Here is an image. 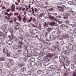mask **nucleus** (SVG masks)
Masks as SVG:
<instances>
[{
    "mask_svg": "<svg viewBox=\"0 0 76 76\" xmlns=\"http://www.w3.org/2000/svg\"><path fill=\"white\" fill-rule=\"evenodd\" d=\"M8 60L9 61V63H11V66L12 65V62L13 61V60L12 59H9Z\"/></svg>",
    "mask_w": 76,
    "mask_h": 76,
    "instance_id": "obj_31",
    "label": "nucleus"
},
{
    "mask_svg": "<svg viewBox=\"0 0 76 76\" xmlns=\"http://www.w3.org/2000/svg\"><path fill=\"white\" fill-rule=\"evenodd\" d=\"M43 44L44 45H49V44L48 42H43Z\"/></svg>",
    "mask_w": 76,
    "mask_h": 76,
    "instance_id": "obj_44",
    "label": "nucleus"
},
{
    "mask_svg": "<svg viewBox=\"0 0 76 76\" xmlns=\"http://www.w3.org/2000/svg\"><path fill=\"white\" fill-rule=\"evenodd\" d=\"M12 66V63H7V62H5V66L6 67H10V66Z\"/></svg>",
    "mask_w": 76,
    "mask_h": 76,
    "instance_id": "obj_11",
    "label": "nucleus"
},
{
    "mask_svg": "<svg viewBox=\"0 0 76 76\" xmlns=\"http://www.w3.org/2000/svg\"><path fill=\"white\" fill-rule=\"evenodd\" d=\"M73 17H74V18H75L74 20H73L74 23L76 24V13L74 14L73 15Z\"/></svg>",
    "mask_w": 76,
    "mask_h": 76,
    "instance_id": "obj_17",
    "label": "nucleus"
},
{
    "mask_svg": "<svg viewBox=\"0 0 76 76\" xmlns=\"http://www.w3.org/2000/svg\"><path fill=\"white\" fill-rule=\"evenodd\" d=\"M49 19H51L55 21L56 20V18L55 17H52L51 15H50L49 16Z\"/></svg>",
    "mask_w": 76,
    "mask_h": 76,
    "instance_id": "obj_24",
    "label": "nucleus"
},
{
    "mask_svg": "<svg viewBox=\"0 0 76 76\" xmlns=\"http://www.w3.org/2000/svg\"><path fill=\"white\" fill-rule=\"evenodd\" d=\"M48 62H45L43 63V65L44 66H48Z\"/></svg>",
    "mask_w": 76,
    "mask_h": 76,
    "instance_id": "obj_42",
    "label": "nucleus"
},
{
    "mask_svg": "<svg viewBox=\"0 0 76 76\" xmlns=\"http://www.w3.org/2000/svg\"><path fill=\"white\" fill-rule=\"evenodd\" d=\"M23 66V64L22 63H19L18 65V66L20 67H22Z\"/></svg>",
    "mask_w": 76,
    "mask_h": 76,
    "instance_id": "obj_40",
    "label": "nucleus"
},
{
    "mask_svg": "<svg viewBox=\"0 0 76 76\" xmlns=\"http://www.w3.org/2000/svg\"><path fill=\"white\" fill-rule=\"evenodd\" d=\"M65 23L66 24V25H67V24H69V23H70L69 21L68 20H66L65 21Z\"/></svg>",
    "mask_w": 76,
    "mask_h": 76,
    "instance_id": "obj_43",
    "label": "nucleus"
},
{
    "mask_svg": "<svg viewBox=\"0 0 76 76\" xmlns=\"http://www.w3.org/2000/svg\"><path fill=\"white\" fill-rule=\"evenodd\" d=\"M68 4H70L71 5H73V2L69 1L68 2Z\"/></svg>",
    "mask_w": 76,
    "mask_h": 76,
    "instance_id": "obj_36",
    "label": "nucleus"
},
{
    "mask_svg": "<svg viewBox=\"0 0 76 76\" xmlns=\"http://www.w3.org/2000/svg\"><path fill=\"white\" fill-rule=\"evenodd\" d=\"M3 51L4 52V53H5V54H6L7 52L9 51V50H8V49L6 48H4Z\"/></svg>",
    "mask_w": 76,
    "mask_h": 76,
    "instance_id": "obj_23",
    "label": "nucleus"
},
{
    "mask_svg": "<svg viewBox=\"0 0 76 76\" xmlns=\"http://www.w3.org/2000/svg\"><path fill=\"white\" fill-rule=\"evenodd\" d=\"M26 71V68L25 67H22L21 69V72H25Z\"/></svg>",
    "mask_w": 76,
    "mask_h": 76,
    "instance_id": "obj_27",
    "label": "nucleus"
},
{
    "mask_svg": "<svg viewBox=\"0 0 76 76\" xmlns=\"http://www.w3.org/2000/svg\"><path fill=\"white\" fill-rule=\"evenodd\" d=\"M17 19H16V17H14L13 18V19L14 22L16 23L17 25H19V24H20V23H18V22H16V21L18 20L20 22H22V16H21L20 15H19L17 17Z\"/></svg>",
    "mask_w": 76,
    "mask_h": 76,
    "instance_id": "obj_3",
    "label": "nucleus"
},
{
    "mask_svg": "<svg viewBox=\"0 0 76 76\" xmlns=\"http://www.w3.org/2000/svg\"><path fill=\"white\" fill-rule=\"evenodd\" d=\"M11 15H13V13L12 12H10L9 14L7 15V16L8 17H10Z\"/></svg>",
    "mask_w": 76,
    "mask_h": 76,
    "instance_id": "obj_51",
    "label": "nucleus"
},
{
    "mask_svg": "<svg viewBox=\"0 0 76 76\" xmlns=\"http://www.w3.org/2000/svg\"><path fill=\"white\" fill-rule=\"evenodd\" d=\"M4 43V39L2 38H0V44H2Z\"/></svg>",
    "mask_w": 76,
    "mask_h": 76,
    "instance_id": "obj_25",
    "label": "nucleus"
},
{
    "mask_svg": "<svg viewBox=\"0 0 76 76\" xmlns=\"http://www.w3.org/2000/svg\"><path fill=\"white\" fill-rule=\"evenodd\" d=\"M49 67L51 69V70L52 69L54 70V69H57V65H52L50 66Z\"/></svg>",
    "mask_w": 76,
    "mask_h": 76,
    "instance_id": "obj_8",
    "label": "nucleus"
},
{
    "mask_svg": "<svg viewBox=\"0 0 76 76\" xmlns=\"http://www.w3.org/2000/svg\"><path fill=\"white\" fill-rule=\"evenodd\" d=\"M9 73H10V75H13V73H15V71H14V70L13 69L11 70H10V71H9Z\"/></svg>",
    "mask_w": 76,
    "mask_h": 76,
    "instance_id": "obj_22",
    "label": "nucleus"
},
{
    "mask_svg": "<svg viewBox=\"0 0 76 76\" xmlns=\"http://www.w3.org/2000/svg\"><path fill=\"white\" fill-rule=\"evenodd\" d=\"M53 56V54L51 53H49L47 55L48 57H49V58L52 57Z\"/></svg>",
    "mask_w": 76,
    "mask_h": 76,
    "instance_id": "obj_26",
    "label": "nucleus"
},
{
    "mask_svg": "<svg viewBox=\"0 0 76 76\" xmlns=\"http://www.w3.org/2000/svg\"><path fill=\"white\" fill-rule=\"evenodd\" d=\"M14 16H18L19 13L18 12H15L14 14Z\"/></svg>",
    "mask_w": 76,
    "mask_h": 76,
    "instance_id": "obj_60",
    "label": "nucleus"
},
{
    "mask_svg": "<svg viewBox=\"0 0 76 76\" xmlns=\"http://www.w3.org/2000/svg\"><path fill=\"white\" fill-rule=\"evenodd\" d=\"M15 29H16V30H17V29H19V31L20 32H22V31H23V30L21 28V27H18V28H16Z\"/></svg>",
    "mask_w": 76,
    "mask_h": 76,
    "instance_id": "obj_20",
    "label": "nucleus"
},
{
    "mask_svg": "<svg viewBox=\"0 0 76 76\" xmlns=\"http://www.w3.org/2000/svg\"><path fill=\"white\" fill-rule=\"evenodd\" d=\"M36 20V19H35V18H32V17H31L30 18V19L28 20V22H33L34 23H35Z\"/></svg>",
    "mask_w": 76,
    "mask_h": 76,
    "instance_id": "obj_6",
    "label": "nucleus"
},
{
    "mask_svg": "<svg viewBox=\"0 0 76 76\" xmlns=\"http://www.w3.org/2000/svg\"><path fill=\"white\" fill-rule=\"evenodd\" d=\"M11 37L10 36H8V37L9 38L10 40L7 41L6 42L7 44L8 45H12L13 44V41L11 40H12L14 38L15 39L16 38V36H14L13 35V33H11Z\"/></svg>",
    "mask_w": 76,
    "mask_h": 76,
    "instance_id": "obj_1",
    "label": "nucleus"
},
{
    "mask_svg": "<svg viewBox=\"0 0 76 76\" xmlns=\"http://www.w3.org/2000/svg\"><path fill=\"white\" fill-rule=\"evenodd\" d=\"M33 32V33H34V34H35V33H38V32H37V30H36V29H33L32 30Z\"/></svg>",
    "mask_w": 76,
    "mask_h": 76,
    "instance_id": "obj_37",
    "label": "nucleus"
},
{
    "mask_svg": "<svg viewBox=\"0 0 76 76\" xmlns=\"http://www.w3.org/2000/svg\"><path fill=\"white\" fill-rule=\"evenodd\" d=\"M43 15H44V13H43L42 12L41 14H40L39 17H41V18H42Z\"/></svg>",
    "mask_w": 76,
    "mask_h": 76,
    "instance_id": "obj_61",
    "label": "nucleus"
},
{
    "mask_svg": "<svg viewBox=\"0 0 76 76\" xmlns=\"http://www.w3.org/2000/svg\"><path fill=\"white\" fill-rule=\"evenodd\" d=\"M33 72L34 71L33 70H31L30 71H28V75H31L32 73H33Z\"/></svg>",
    "mask_w": 76,
    "mask_h": 76,
    "instance_id": "obj_35",
    "label": "nucleus"
},
{
    "mask_svg": "<svg viewBox=\"0 0 76 76\" xmlns=\"http://www.w3.org/2000/svg\"><path fill=\"white\" fill-rule=\"evenodd\" d=\"M56 45H57V47H57V48H59V42H58V41H57L56 42Z\"/></svg>",
    "mask_w": 76,
    "mask_h": 76,
    "instance_id": "obj_49",
    "label": "nucleus"
},
{
    "mask_svg": "<svg viewBox=\"0 0 76 76\" xmlns=\"http://www.w3.org/2000/svg\"><path fill=\"white\" fill-rule=\"evenodd\" d=\"M36 47L38 49H41L42 47V45L41 44H38L36 45Z\"/></svg>",
    "mask_w": 76,
    "mask_h": 76,
    "instance_id": "obj_14",
    "label": "nucleus"
},
{
    "mask_svg": "<svg viewBox=\"0 0 76 76\" xmlns=\"http://www.w3.org/2000/svg\"><path fill=\"white\" fill-rule=\"evenodd\" d=\"M14 70L15 72H17V71L18 70V67L15 66L14 68Z\"/></svg>",
    "mask_w": 76,
    "mask_h": 76,
    "instance_id": "obj_30",
    "label": "nucleus"
},
{
    "mask_svg": "<svg viewBox=\"0 0 76 76\" xmlns=\"http://www.w3.org/2000/svg\"><path fill=\"white\" fill-rule=\"evenodd\" d=\"M45 35L46 37H47V36H48V32H46L45 33Z\"/></svg>",
    "mask_w": 76,
    "mask_h": 76,
    "instance_id": "obj_63",
    "label": "nucleus"
},
{
    "mask_svg": "<svg viewBox=\"0 0 76 76\" xmlns=\"http://www.w3.org/2000/svg\"><path fill=\"white\" fill-rule=\"evenodd\" d=\"M37 73L38 74L42 75V74L43 73V71L41 70H39L37 71Z\"/></svg>",
    "mask_w": 76,
    "mask_h": 76,
    "instance_id": "obj_29",
    "label": "nucleus"
},
{
    "mask_svg": "<svg viewBox=\"0 0 76 76\" xmlns=\"http://www.w3.org/2000/svg\"><path fill=\"white\" fill-rule=\"evenodd\" d=\"M16 7L15 6V5L14 4H13L12 5V6H11V12H13L15 11V7Z\"/></svg>",
    "mask_w": 76,
    "mask_h": 76,
    "instance_id": "obj_9",
    "label": "nucleus"
},
{
    "mask_svg": "<svg viewBox=\"0 0 76 76\" xmlns=\"http://www.w3.org/2000/svg\"><path fill=\"white\" fill-rule=\"evenodd\" d=\"M23 54L24 56H27V55L28 57H30L31 56V55L28 52V49H25Z\"/></svg>",
    "mask_w": 76,
    "mask_h": 76,
    "instance_id": "obj_5",
    "label": "nucleus"
},
{
    "mask_svg": "<svg viewBox=\"0 0 76 76\" xmlns=\"http://www.w3.org/2000/svg\"><path fill=\"white\" fill-rule=\"evenodd\" d=\"M30 65L32 66H34L35 65V62H30Z\"/></svg>",
    "mask_w": 76,
    "mask_h": 76,
    "instance_id": "obj_32",
    "label": "nucleus"
},
{
    "mask_svg": "<svg viewBox=\"0 0 76 76\" xmlns=\"http://www.w3.org/2000/svg\"><path fill=\"white\" fill-rule=\"evenodd\" d=\"M35 59L34 58L32 57L31 58V61L34 62L35 61Z\"/></svg>",
    "mask_w": 76,
    "mask_h": 76,
    "instance_id": "obj_39",
    "label": "nucleus"
},
{
    "mask_svg": "<svg viewBox=\"0 0 76 76\" xmlns=\"http://www.w3.org/2000/svg\"><path fill=\"white\" fill-rule=\"evenodd\" d=\"M18 46V48H22V46L20 44H19Z\"/></svg>",
    "mask_w": 76,
    "mask_h": 76,
    "instance_id": "obj_50",
    "label": "nucleus"
},
{
    "mask_svg": "<svg viewBox=\"0 0 76 76\" xmlns=\"http://www.w3.org/2000/svg\"><path fill=\"white\" fill-rule=\"evenodd\" d=\"M60 60H64V58L62 56H61L59 57Z\"/></svg>",
    "mask_w": 76,
    "mask_h": 76,
    "instance_id": "obj_59",
    "label": "nucleus"
},
{
    "mask_svg": "<svg viewBox=\"0 0 76 76\" xmlns=\"http://www.w3.org/2000/svg\"><path fill=\"white\" fill-rule=\"evenodd\" d=\"M63 60H63V59H60L59 60V61H60L61 64H64V62H63Z\"/></svg>",
    "mask_w": 76,
    "mask_h": 76,
    "instance_id": "obj_46",
    "label": "nucleus"
},
{
    "mask_svg": "<svg viewBox=\"0 0 76 76\" xmlns=\"http://www.w3.org/2000/svg\"><path fill=\"white\" fill-rule=\"evenodd\" d=\"M12 48L14 50H16L18 49V46L17 45H14L13 46Z\"/></svg>",
    "mask_w": 76,
    "mask_h": 76,
    "instance_id": "obj_19",
    "label": "nucleus"
},
{
    "mask_svg": "<svg viewBox=\"0 0 76 76\" xmlns=\"http://www.w3.org/2000/svg\"><path fill=\"white\" fill-rule=\"evenodd\" d=\"M32 12L33 14L35 13V10L34 9V7H32L28 11V13H29V12Z\"/></svg>",
    "mask_w": 76,
    "mask_h": 76,
    "instance_id": "obj_12",
    "label": "nucleus"
},
{
    "mask_svg": "<svg viewBox=\"0 0 76 76\" xmlns=\"http://www.w3.org/2000/svg\"><path fill=\"white\" fill-rule=\"evenodd\" d=\"M28 20H28V19L26 18L25 16H24V17L23 19V22H24V23L28 22Z\"/></svg>",
    "mask_w": 76,
    "mask_h": 76,
    "instance_id": "obj_15",
    "label": "nucleus"
},
{
    "mask_svg": "<svg viewBox=\"0 0 76 76\" xmlns=\"http://www.w3.org/2000/svg\"><path fill=\"white\" fill-rule=\"evenodd\" d=\"M68 59V57H66V56H65L64 58V60L65 61H67Z\"/></svg>",
    "mask_w": 76,
    "mask_h": 76,
    "instance_id": "obj_54",
    "label": "nucleus"
},
{
    "mask_svg": "<svg viewBox=\"0 0 76 76\" xmlns=\"http://www.w3.org/2000/svg\"><path fill=\"white\" fill-rule=\"evenodd\" d=\"M70 50H67L66 52H65V54H69V53H70Z\"/></svg>",
    "mask_w": 76,
    "mask_h": 76,
    "instance_id": "obj_47",
    "label": "nucleus"
},
{
    "mask_svg": "<svg viewBox=\"0 0 76 76\" xmlns=\"http://www.w3.org/2000/svg\"><path fill=\"white\" fill-rule=\"evenodd\" d=\"M69 38L70 39L71 41V42H73V40H74V39H73V38L72 37H69Z\"/></svg>",
    "mask_w": 76,
    "mask_h": 76,
    "instance_id": "obj_48",
    "label": "nucleus"
},
{
    "mask_svg": "<svg viewBox=\"0 0 76 76\" xmlns=\"http://www.w3.org/2000/svg\"><path fill=\"white\" fill-rule=\"evenodd\" d=\"M28 67L29 69H30V70H32V69H34V67H33V66H32L31 65L28 64Z\"/></svg>",
    "mask_w": 76,
    "mask_h": 76,
    "instance_id": "obj_18",
    "label": "nucleus"
},
{
    "mask_svg": "<svg viewBox=\"0 0 76 76\" xmlns=\"http://www.w3.org/2000/svg\"><path fill=\"white\" fill-rule=\"evenodd\" d=\"M18 55L17 54V53H16L15 54H14L13 56V58H17V57H18Z\"/></svg>",
    "mask_w": 76,
    "mask_h": 76,
    "instance_id": "obj_33",
    "label": "nucleus"
},
{
    "mask_svg": "<svg viewBox=\"0 0 76 76\" xmlns=\"http://www.w3.org/2000/svg\"><path fill=\"white\" fill-rule=\"evenodd\" d=\"M1 56H4V55H5V53L4 52V51H3V52L1 53Z\"/></svg>",
    "mask_w": 76,
    "mask_h": 76,
    "instance_id": "obj_56",
    "label": "nucleus"
},
{
    "mask_svg": "<svg viewBox=\"0 0 76 76\" xmlns=\"http://www.w3.org/2000/svg\"><path fill=\"white\" fill-rule=\"evenodd\" d=\"M9 73V71L7 69H6L4 71L3 74L4 75H6V74H8Z\"/></svg>",
    "mask_w": 76,
    "mask_h": 76,
    "instance_id": "obj_16",
    "label": "nucleus"
},
{
    "mask_svg": "<svg viewBox=\"0 0 76 76\" xmlns=\"http://www.w3.org/2000/svg\"><path fill=\"white\" fill-rule=\"evenodd\" d=\"M74 66H75V64H71V68L72 69H74V68H75Z\"/></svg>",
    "mask_w": 76,
    "mask_h": 76,
    "instance_id": "obj_53",
    "label": "nucleus"
},
{
    "mask_svg": "<svg viewBox=\"0 0 76 76\" xmlns=\"http://www.w3.org/2000/svg\"><path fill=\"white\" fill-rule=\"evenodd\" d=\"M68 49L70 50V51L72 53H73V52H75V49L74 48V49L73 48V47H76V45L75 44H73L72 45V44L71 43H69L68 44Z\"/></svg>",
    "mask_w": 76,
    "mask_h": 76,
    "instance_id": "obj_2",
    "label": "nucleus"
},
{
    "mask_svg": "<svg viewBox=\"0 0 76 76\" xmlns=\"http://www.w3.org/2000/svg\"><path fill=\"white\" fill-rule=\"evenodd\" d=\"M33 51L34 53H35V52H36V51H37V48H36L33 49Z\"/></svg>",
    "mask_w": 76,
    "mask_h": 76,
    "instance_id": "obj_64",
    "label": "nucleus"
},
{
    "mask_svg": "<svg viewBox=\"0 0 76 76\" xmlns=\"http://www.w3.org/2000/svg\"><path fill=\"white\" fill-rule=\"evenodd\" d=\"M69 64H70V63L69 62H67L66 63V66H69Z\"/></svg>",
    "mask_w": 76,
    "mask_h": 76,
    "instance_id": "obj_57",
    "label": "nucleus"
},
{
    "mask_svg": "<svg viewBox=\"0 0 76 76\" xmlns=\"http://www.w3.org/2000/svg\"><path fill=\"white\" fill-rule=\"evenodd\" d=\"M69 12H70L71 13H72V17H73V15L74 14H73L74 13V12L72 11V10H69Z\"/></svg>",
    "mask_w": 76,
    "mask_h": 76,
    "instance_id": "obj_52",
    "label": "nucleus"
},
{
    "mask_svg": "<svg viewBox=\"0 0 76 76\" xmlns=\"http://www.w3.org/2000/svg\"><path fill=\"white\" fill-rule=\"evenodd\" d=\"M7 56H10V53L9 52V51H8L7 53Z\"/></svg>",
    "mask_w": 76,
    "mask_h": 76,
    "instance_id": "obj_58",
    "label": "nucleus"
},
{
    "mask_svg": "<svg viewBox=\"0 0 76 76\" xmlns=\"http://www.w3.org/2000/svg\"><path fill=\"white\" fill-rule=\"evenodd\" d=\"M60 27L61 28H62V29H65L68 28V26L64 24H62L60 26Z\"/></svg>",
    "mask_w": 76,
    "mask_h": 76,
    "instance_id": "obj_7",
    "label": "nucleus"
},
{
    "mask_svg": "<svg viewBox=\"0 0 76 76\" xmlns=\"http://www.w3.org/2000/svg\"><path fill=\"white\" fill-rule=\"evenodd\" d=\"M0 34H1L0 35V36H1H1H3V34H3V33L1 31H0Z\"/></svg>",
    "mask_w": 76,
    "mask_h": 76,
    "instance_id": "obj_62",
    "label": "nucleus"
},
{
    "mask_svg": "<svg viewBox=\"0 0 76 76\" xmlns=\"http://www.w3.org/2000/svg\"><path fill=\"white\" fill-rule=\"evenodd\" d=\"M5 60V58L4 57H1L0 58V61H4Z\"/></svg>",
    "mask_w": 76,
    "mask_h": 76,
    "instance_id": "obj_38",
    "label": "nucleus"
},
{
    "mask_svg": "<svg viewBox=\"0 0 76 76\" xmlns=\"http://www.w3.org/2000/svg\"><path fill=\"white\" fill-rule=\"evenodd\" d=\"M19 61H20V62H21V63H23V62H24V59L23 57L20 58H19Z\"/></svg>",
    "mask_w": 76,
    "mask_h": 76,
    "instance_id": "obj_21",
    "label": "nucleus"
},
{
    "mask_svg": "<svg viewBox=\"0 0 76 76\" xmlns=\"http://www.w3.org/2000/svg\"><path fill=\"white\" fill-rule=\"evenodd\" d=\"M62 7L63 9H64L65 10L66 9H68V8H69V7H66V6H65L64 5H62Z\"/></svg>",
    "mask_w": 76,
    "mask_h": 76,
    "instance_id": "obj_34",
    "label": "nucleus"
},
{
    "mask_svg": "<svg viewBox=\"0 0 76 76\" xmlns=\"http://www.w3.org/2000/svg\"><path fill=\"white\" fill-rule=\"evenodd\" d=\"M6 28H7V26L6 25H4V29H2V31L3 32H5L6 34H7V32H6L7 31Z\"/></svg>",
    "mask_w": 76,
    "mask_h": 76,
    "instance_id": "obj_13",
    "label": "nucleus"
},
{
    "mask_svg": "<svg viewBox=\"0 0 76 76\" xmlns=\"http://www.w3.org/2000/svg\"><path fill=\"white\" fill-rule=\"evenodd\" d=\"M50 24V25H52L53 26H55L56 25V23L54 22H53L52 23H46L45 22L43 23V26L44 28H46L48 26V24Z\"/></svg>",
    "mask_w": 76,
    "mask_h": 76,
    "instance_id": "obj_4",
    "label": "nucleus"
},
{
    "mask_svg": "<svg viewBox=\"0 0 76 76\" xmlns=\"http://www.w3.org/2000/svg\"><path fill=\"white\" fill-rule=\"evenodd\" d=\"M18 54H21L22 53V50H19L17 51Z\"/></svg>",
    "mask_w": 76,
    "mask_h": 76,
    "instance_id": "obj_41",
    "label": "nucleus"
},
{
    "mask_svg": "<svg viewBox=\"0 0 76 76\" xmlns=\"http://www.w3.org/2000/svg\"><path fill=\"white\" fill-rule=\"evenodd\" d=\"M57 32V35L58 36V37H60V35H61V31L59 30H58Z\"/></svg>",
    "mask_w": 76,
    "mask_h": 76,
    "instance_id": "obj_28",
    "label": "nucleus"
},
{
    "mask_svg": "<svg viewBox=\"0 0 76 76\" xmlns=\"http://www.w3.org/2000/svg\"><path fill=\"white\" fill-rule=\"evenodd\" d=\"M53 34H54L55 35H56V34H57V31H55L53 32Z\"/></svg>",
    "mask_w": 76,
    "mask_h": 76,
    "instance_id": "obj_55",
    "label": "nucleus"
},
{
    "mask_svg": "<svg viewBox=\"0 0 76 76\" xmlns=\"http://www.w3.org/2000/svg\"><path fill=\"white\" fill-rule=\"evenodd\" d=\"M57 9L59 11H61V10H62V8L61 7H58L57 8Z\"/></svg>",
    "mask_w": 76,
    "mask_h": 76,
    "instance_id": "obj_45",
    "label": "nucleus"
},
{
    "mask_svg": "<svg viewBox=\"0 0 76 76\" xmlns=\"http://www.w3.org/2000/svg\"><path fill=\"white\" fill-rule=\"evenodd\" d=\"M28 27H29L31 28H35V27H37L34 24L32 23H30L27 25Z\"/></svg>",
    "mask_w": 76,
    "mask_h": 76,
    "instance_id": "obj_10",
    "label": "nucleus"
}]
</instances>
